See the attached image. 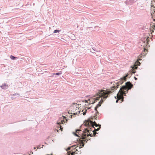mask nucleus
Segmentation results:
<instances>
[{
  "instance_id": "f257e3e1",
  "label": "nucleus",
  "mask_w": 155,
  "mask_h": 155,
  "mask_svg": "<svg viewBox=\"0 0 155 155\" xmlns=\"http://www.w3.org/2000/svg\"><path fill=\"white\" fill-rule=\"evenodd\" d=\"M119 86V85L117 84L111 87L110 89L100 90L97 93V95L98 96V97L94 96L92 97H90L88 100H85V101L86 102L89 103V104H93L99 100L100 97H102L100 102H99V104L97 105L94 109L95 110L98 114L99 113L97 111V108L101 106L103 101H104L107 98L110 97V94L112 93L114 90H116Z\"/></svg>"
},
{
  "instance_id": "f03ea898",
  "label": "nucleus",
  "mask_w": 155,
  "mask_h": 155,
  "mask_svg": "<svg viewBox=\"0 0 155 155\" xmlns=\"http://www.w3.org/2000/svg\"><path fill=\"white\" fill-rule=\"evenodd\" d=\"M84 125L87 127V128L90 130H92L93 134L92 135V136L95 135L97 133L96 131L98 130L101 128V125H98L95 121L93 122L90 120L86 121L84 123Z\"/></svg>"
},
{
  "instance_id": "7ed1b4c3",
  "label": "nucleus",
  "mask_w": 155,
  "mask_h": 155,
  "mask_svg": "<svg viewBox=\"0 0 155 155\" xmlns=\"http://www.w3.org/2000/svg\"><path fill=\"white\" fill-rule=\"evenodd\" d=\"M90 130L89 129L86 128L85 129L83 133H81V131L80 130H77L76 131V133H74V134L76 136L80 137L81 138L83 139H86L87 140H88L87 137L89 136L92 137V134H90Z\"/></svg>"
},
{
  "instance_id": "20e7f679",
  "label": "nucleus",
  "mask_w": 155,
  "mask_h": 155,
  "mask_svg": "<svg viewBox=\"0 0 155 155\" xmlns=\"http://www.w3.org/2000/svg\"><path fill=\"white\" fill-rule=\"evenodd\" d=\"M133 85L130 82H127L126 83V86H122L120 89L119 91L117 94V97L119 99L122 98L123 95H126V94L128 90L131 89Z\"/></svg>"
},
{
  "instance_id": "39448f33",
  "label": "nucleus",
  "mask_w": 155,
  "mask_h": 155,
  "mask_svg": "<svg viewBox=\"0 0 155 155\" xmlns=\"http://www.w3.org/2000/svg\"><path fill=\"white\" fill-rule=\"evenodd\" d=\"M155 1H152L150 9L151 15L153 21L150 23V29L151 31L152 30V32H153V30L155 29L154 28H155V6L153 5V3Z\"/></svg>"
},
{
  "instance_id": "423d86ee",
  "label": "nucleus",
  "mask_w": 155,
  "mask_h": 155,
  "mask_svg": "<svg viewBox=\"0 0 155 155\" xmlns=\"http://www.w3.org/2000/svg\"><path fill=\"white\" fill-rule=\"evenodd\" d=\"M74 110H75V111L71 110V113H70V111L68 112V113L75 115H78L80 113V110L79 109L78 105L77 104L74 105Z\"/></svg>"
},
{
  "instance_id": "0eeeda50",
  "label": "nucleus",
  "mask_w": 155,
  "mask_h": 155,
  "mask_svg": "<svg viewBox=\"0 0 155 155\" xmlns=\"http://www.w3.org/2000/svg\"><path fill=\"white\" fill-rule=\"evenodd\" d=\"M143 56V55L142 54H141L140 55H139V56L138 57V59H137V61H136V62L135 63V66L140 65V63L139 61V60H141V58L142 57V56Z\"/></svg>"
},
{
  "instance_id": "6e6552de",
  "label": "nucleus",
  "mask_w": 155,
  "mask_h": 155,
  "mask_svg": "<svg viewBox=\"0 0 155 155\" xmlns=\"http://www.w3.org/2000/svg\"><path fill=\"white\" fill-rule=\"evenodd\" d=\"M137 66H135V64L134 65V66L131 67L132 69L131 70V73L133 74H134L136 72L135 69L137 68Z\"/></svg>"
},
{
  "instance_id": "1a4fd4ad",
  "label": "nucleus",
  "mask_w": 155,
  "mask_h": 155,
  "mask_svg": "<svg viewBox=\"0 0 155 155\" xmlns=\"http://www.w3.org/2000/svg\"><path fill=\"white\" fill-rule=\"evenodd\" d=\"M127 76V75L126 76L124 77L123 78H122L120 82V84H122L124 81H126V78Z\"/></svg>"
},
{
  "instance_id": "9d476101",
  "label": "nucleus",
  "mask_w": 155,
  "mask_h": 155,
  "mask_svg": "<svg viewBox=\"0 0 155 155\" xmlns=\"http://www.w3.org/2000/svg\"><path fill=\"white\" fill-rule=\"evenodd\" d=\"M76 154H77V153L75 151L72 152L70 151L68 153V155H74Z\"/></svg>"
},
{
  "instance_id": "9b49d317",
  "label": "nucleus",
  "mask_w": 155,
  "mask_h": 155,
  "mask_svg": "<svg viewBox=\"0 0 155 155\" xmlns=\"http://www.w3.org/2000/svg\"><path fill=\"white\" fill-rule=\"evenodd\" d=\"M123 96H124V95H123V97H122V98L120 99H119L118 98V97H117H117L118 99L116 101V102L117 103L118 101V100H120L121 99V102L123 101H124V97H123Z\"/></svg>"
},
{
  "instance_id": "f8f14e48",
  "label": "nucleus",
  "mask_w": 155,
  "mask_h": 155,
  "mask_svg": "<svg viewBox=\"0 0 155 155\" xmlns=\"http://www.w3.org/2000/svg\"><path fill=\"white\" fill-rule=\"evenodd\" d=\"M60 31L58 30H55L54 31V33H56L57 32H60Z\"/></svg>"
},
{
  "instance_id": "ddd939ff",
  "label": "nucleus",
  "mask_w": 155,
  "mask_h": 155,
  "mask_svg": "<svg viewBox=\"0 0 155 155\" xmlns=\"http://www.w3.org/2000/svg\"><path fill=\"white\" fill-rule=\"evenodd\" d=\"M7 87V86H6V85H3V86H1V87L3 88V89H4L5 88H6Z\"/></svg>"
},
{
  "instance_id": "4468645a",
  "label": "nucleus",
  "mask_w": 155,
  "mask_h": 155,
  "mask_svg": "<svg viewBox=\"0 0 155 155\" xmlns=\"http://www.w3.org/2000/svg\"><path fill=\"white\" fill-rule=\"evenodd\" d=\"M63 122H64V121L63 120H61L60 122H58L57 123L58 124L60 125V124H63Z\"/></svg>"
},
{
  "instance_id": "2eb2a0df",
  "label": "nucleus",
  "mask_w": 155,
  "mask_h": 155,
  "mask_svg": "<svg viewBox=\"0 0 155 155\" xmlns=\"http://www.w3.org/2000/svg\"><path fill=\"white\" fill-rule=\"evenodd\" d=\"M10 58L12 59H14L15 58H16L12 55H11L10 57Z\"/></svg>"
},
{
  "instance_id": "dca6fc26",
  "label": "nucleus",
  "mask_w": 155,
  "mask_h": 155,
  "mask_svg": "<svg viewBox=\"0 0 155 155\" xmlns=\"http://www.w3.org/2000/svg\"><path fill=\"white\" fill-rule=\"evenodd\" d=\"M62 73H57L55 74H54L53 75L55 74L57 75H59L60 74H61Z\"/></svg>"
},
{
  "instance_id": "f3484780",
  "label": "nucleus",
  "mask_w": 155,
  "mask_h": 155,
  "mask_svg": "<svg viewBox=\"0 0 155 155\" xmlns=\"http://www.w3.org/2000/svg\"><path fill=\"white\" fill-rule=\"evenodd\" d=\"M74 105L72 107H71V110H74V111H75V110H74Z\"/></svg>"
},
{
  "instance_id": "a211bd4d",
  "label": "nucleus",
  "mask_w": 155,
  "mask_h": 155,
  "mask_svg": "<svg viewBox=\"0 0 155 155\" xmlns=\"http://www.w3.org/2000/svg\"><path fill=\"white\" fill-rule=\"evenodd\" d=\"M60 130H61V131H62V130L63 129L62 127V126H61L60 125Z\"/></svg>"
},
{
  "instance_id": "6ab92c4d",
  "label": "nucleus",
  "mask_w": 155,
  "mask_h": 155,
  "mask_svg": "<svg viewBox=\"0 0 155 155\" xmlns=\"http://www.w3.org/2000/svg\"><path fill=\"white\" fill-rule=\"evenodd\" d=\"M87 111V110H85V111H84L83 112V115H85V114H86V111Z\"/></svg>"
},
{
  "instance_id": "aec40b11",
  "label": "nucleus",
  "mask_w": 155,
  "mask_h": 155,
  "mask_svg": "<svg viewBox=\"0 0 155 155\" xmlns=\"http://www.w3.org/2000/svg\"><path fill=\"white\" fill-rule=\"evenodd\" d=\"M81 144H82V146L83 147L84 146V144L83 143H82L81 144Z\"/></svg>"
},
{
  "instance_id": "412c9836",
  "label": "nucleus",
  "mask_w": 155,
  "mask_h": 155,
  "mask_svg": "<svg viewBox=\"0 0 155 155\" xmlns=\"http://www.w3.org/2000/svg\"><path fill=\"white\" fill-rule=\"evenodd\" d=\"M144 51H147V52L148 51L147 50L145 49V48H144Z\"/></svg>"
},
{
  "instance_id": "4be33fe9",
  "label": "nucleus",
  "mask_w": 155,
  "mask_h": 155,
  "mask_svg": "<svg viewBox=\"0 0 155 155\" xmlns=\"http://www.w3.org/2000/svg\"><path fill=\"white\" fill-rule=\"evenodd\" d=\"M78 147H76V148H75V150H77V149H76V148H78Z\"/></svg>"
},
{
  "instance_id": "5701e85b",
  "label": "nucleus",
  "mask_w": 155,
  "mask_h": 155,
  "mask_svg": "<svg viewBox=\"0 0 155 155\" xmlns=\"http://www.w3.org/2000/svg\"><path fill=\"white\" fill-rule=\"evenodd\" d=\"M134 78L135 79V80H137V78H136V77H134Z\"/></svg>"
},
{
  "instance_id": "b1692460",
  "label": "nucleus",
  "mask_w": 155,
  "mask_h": 155,
  "mask_svg": "<svg viewBox=\"0 0 155 155\" xmlns=\"http://www.w3.org/2000/svg\"><path fill=\"white\" fill-rule=\"evenodd\" d=\"M148 39V38H147V39H146V41H147V43H148V41H147V40ZM147 44H148V43H147Z\"/></svg>"
},
{
  "instance_id": "393cba45",
  "label": "nucleus",
  "mask_w": 155,
  "mask_h": 155,
  "mask_svg": "<svg viewBox=\"0 0 155 155\" xmlns=\"http://www.w3.org/2000/svg\"><path fill=\"white\" fill-rule=\"evenodd\" d=\"M70 116H71V118H72V115H71Z\"/></svg>"
},
{
  "instance_id": "a878e982",
  "label": "nucleus",
  "mask_w": 155,
  "mask_h": 155,
  "mask_svg": "<svg viewBox=\"0 0 155 155\" xmlns=\"http://www.w3.org/2000/svg\"><path fill=\"white\" fill-rule=\"evenodd\" d=\"M70 150V148H68V150Z\"/></svg>"
},
{
  "instance_id": "bb28decb",
  "label": "nucleus",
  "mask_w": 155,
  "mask_h": 155,
  "mask_svg": "<svg viewBox=\"0 0 155 155\" xmlns=\"http://www.w3.org/2000/svg\"><path fill=\"white\" fill-rule=\"evenodd\" d=\"M94 118H95L96 117L95 116H94Z\"/></svg>"
},
{
  "instance_id": "cd10ccee",
  "label": "nucleus",
  "mask_w": 155,
  "mask_h": 155,
  "mask_svg": "<svg viewBox=\"0 0 155 155\" xmlns=\"http://www.w3.org/2000/svg\"><path fill=\"white\" fill-rule=\"evenodd\" d=\"M87 109H89V108H87Z\"/></svg>"
}]
</instances>
